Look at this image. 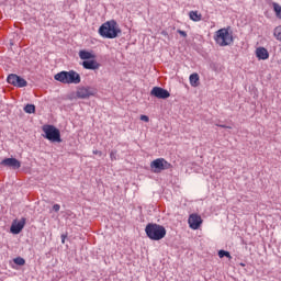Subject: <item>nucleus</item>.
I'll use <instances>...</instances> for the list:
<instances>
[{"instance_id": "1", "label": "nucleus", "mask_w": 281, "mask_h": 281, "mask_svg": "<svg viewBox=\"0 0 281 281\" xmlns=\"http://www.w3.org/2000/svg\"><path fill=\"white\" fill-rule=\"evenodd\" d=\"M99 34L102 38H117L122 34V30L117 26V22L111 20L99 27Z\"/></svg>"}, {"instance_id": "2", "label": "nucleus", "mask_w": 281, "mask_h": 281, "mask_svg": "<svg viewBox=\"0 0 281 281\" xmlns=\"http://www.w3.org/2000/svg\"><path fill=\"white\" fill-rule=\"evenodd\" d=\"M54 79L57 80V82H61V85H80L81 82L80 74L75 70H63L56 74Z\"/></svg>"}, {"instance_id": "3", "label": "nucleus", "mask_w": 281, "mask_h": 281, "mask_svg": "<svg viewBox=\"0 0 281 281\" xmlns=\"http://www.w3.org/2000/svg\"><path fill=\"white\" fill-rule=\"evenodd\" d=\"M145 234L150 240H161L166 238V227L159 224L148 223L145 227Z\"/></svg>"}, {"instance_id": "4", "label": "nucleus", "mask_w": 281, "mask_h": 281, "mask_svg": "<svg viewBox=\"0 0 281 281\" xmlns=\"http://www.w3.org/2000/svg\"><path fill=\"white\" fill-rule=\"evenodd\" d=\"M215 42L221 47H227V45H232L234 43V35H232L227 29H220L216 32Z\"/></svg>"}, {"instance_id": "5", "label": "nucleus", "mask_w": 281, "mask_h": 281, "mask_svg": "<svg viewBox=\"0 0 281 281\" xmlns=\"http://www.w3.org/2000/svg\"><path fill=\"white\" fill-rule=\"evenodd\" d=\"M43 133H45V139L48 142H61L60 139V130L56 128L54 125H44L42 128Z\"/></svg>"}, {"instance_id": "6", "label": "nucleus", "mask_w": 281, "mask_h": 281, "mask_svg": "<svg viewBox=\"0 0 281 281\" xmlns=\"http://www.w3.org/2000/svg\"><path fill=\"white\" fill-rule=\"evenodd\" d=\"M150 168L153 172L159 175V172H164V170H170L172 165L164 158H158L150 162Z\"/></svg>"}, {"instance_id": "7", "label": "nucleus", "mask_w": 281, "mask_h": 281, "mask_svg": "<svg viewBox=\"0 0 281 281\" xmlns=\"http://www.w3.org/2000/svg\"><path fill=\"white\" fill-rule=\"evenodd\" d=\"M76 95L79 100H88V98L95 95V90L91 87H80L77 89Z\"/></svg>"}, {"instance_id": "8", "label": "nucleus", "mask_w": 281, "mask_h": 281, "mask_svg": "<svg viewBox=\"0 0 281 281\" xmlns=\"http://www.w3.org/2000/svg\"><path fill=\"white\" fill-rule=\"evenodd\" d=\"M150 95L158 98L159 100H168L170 92L161 87H154L150 91Z\"/></svg>"}, {"instance_id": "9", "label": "nucleus", "mask_w": 281, "mask_h": 281, "mask_svg": "<svg viewBox=\"0 0 281 281\" xmlns=\"http://www.w3.org/2000/svg\"><path fill=\"white\" fill-rule=\"evenodd\" d=\"M1 166H5L7 168H12L13 170H19L21 168V161L16 158H5L0 162Z\"/></svg>"}, {"instance_id": "10", "label": "nucleus", "mask_w": 281, "mask_h": 281, "mask_svg": "<svg viewBox=\"0 0 281 281\" xmlns=\"http://www.w3.org/2000/svg\"><path fill=\"white\" fill-rule=\"evenodd\" d=\"M189 227H191V229H199V227H201V224L203 223V220L201 218V215L198 214H191L189 216Z\"/></svg>"}, {"instance_id": "11", "label": "nucleus", "mask_w": 281, "mask_h": 281, "mask_svg": "<svg viewBox=\"0 0 281 281\" xmlns=\"http://www.w3.org/2000/svg\"><path fill=\"white\" fill-rule=\"evenodd\" d=\"M25 227V217H22L20 222L14 221L10 227L11 234H21Z\"/></svg>"}, {"instance_id": "12", "label": "nucleus", "mask_w": 281, "mask_h": 281, "mask_svg": "<svg viewBox=\"0 0 281 281\" xmlns=\"http://www.w3.org/2000/svg\"><path fill=\"white\" fill-rule=\"evenodd\" d=\"M81 65L83 69H90L92 71L100 69V63H98L95 59L83 60Z\"/></svg>"}, {"instance_id": "13", "label": "nucleus", "mask_w": 281, "mask_h": 281, "mask_svg": "<svg viewBox=\"0 0 281 281\" xmlns=\"http://www.w3.org/2000/svg\"><path fill=\"white\" fill-rule=\"evenodd\" d=\"M256 56L259 60H267L269 59V50L265 47H258L256 49Z\"/></svg>"}, {"instance_id": "14", "label": "nucleus", "mask_w": 281, "mask_h": 281, "mask_svg": "<svg viewBox=\"0 0 281 281\" xmlns=\"http://www.w3.org/2000/svg\"><path fill=\"white\" fill-rule=\"evenodd\" d=\"M79 58H81V60H92L95 58V55L91 54L89 50H80Z\"/></svg>"}, {"instance_id": "15", "label": "nucleus", "mask_w": 281, "mask_h": 281, "mask_svg": "<svg viewBox=\"0 0 281 281\" xmlns=\"http://www.w3.org/2000/svg\"><path fill=\"white\" fill-rule=\"evenodd\" d=\"M189 18L196 23L203 19V15L199 11H190Z\"/></svg>"}, {"instance_id": "16", "label": "nucleus", "mask_w": 281, "mask_h": 281, "mask_svg": "<svg viewBox=\"0 0 281 281\" xmlns=\"http://www.w3.org/2000/svg\"><path fill=\"white\" fill-rule=\"evenodd\" d=\"M191 87H199V74L194 72L189 77Z\"/></svg>"}, {"instance_id": "17", "label": "nucleus", "mask_w": 281, "mask_h": 281, "mask_svg": "<svg viewBox=\"0 0 281 281\" xmlns=\"http://www.w3.org/2000/svg\"><path fill=\"white\" fill-rule=\"evenodd\" d=\"M26 85H27V81L23 77L18 76L15 81V87H18L19 89H23V87H25Z\"/></svg>"}, {"instance_id": "18", "label": "nucleus", "mask_w": 281, "mask_h": 281, "mask_svg": "<svg viewBox=\"0 0 281 281\" xmlns=\"http://www.w3.org/2000/svg\"><path fill=\"white\" fill-rule=\"evenodd\" d=\"M16 78H19V75L11 74V75L8 76L7 82L9 85H12L13 87H15L16 86Z\"/></svg>"}, {"instance_id": "19", "label": "nucleus", "mask_w": 281, "mask_h": 281, "mask_svg": "<svg viewBox=\"0 0 281 281\" xmlns=\"http://www.w3.org/2000/svg\"><path fill=\"white\" fill-rule=\"evenodd\" d=\"M24 112L25 113H36V105L35 104H26L24 106Z\"/></svg>"}, {"instance_id": "20", "label": "nucleus", "mask_w": 281, "mask_h": 281, "mask_svg": "<svg viewBox=\"0 0 281 281\" xmlns=\"http://www.w3.org/2000/svg\"><path fill=\"white\" fill-rule=\"evenodd\" d=\"M14 265L18 267H23L25 265V259L23 257H16L13 259Z\"/></svg>"}, {"instance_id": "21", "label": "nucleus", "mask_w": 281, "mask_h": 281, "mask_svg": "<svg viewBox=\"0 0 281 281\" xmlns=\"http://www.w3.org/2000/svg\"><path fill=\"white\" fill-rule=\"evenodd\" d=\"M273 36L277 38V41H281V26H277L274 29Z\"/></svg>"}, {"instance_id": "22", "label": "nucleus", "mask_w": 281, "mask_h": 281, "mask_svg": "<svg viewBox=\"0 0 281 281\" xmlns=\"http://www.w3.org/2000/svg\"><path fill=\"white\" fill-rule=\"evenodd\" d=\"M273 10L278 16V19H281V7L278 3H273Z\"/></svg>"}, {"instance_id": "23", "label": "nucleus", "mask_w": 281, "mask_h": 281, "mask_svg": "<svg viewBox=\"0 0 281 281\" xmlns=\"http://www.w3.org/2000/svg\"><path fill=\"white\" fill-rule=\"evenodd\" d=\"M218 257L220 258H232V255L227 250H220L218 251Z\"/></svg>"}, {"instance_id": "24", "label": "nucleus", "mask_w": 281, "mask_h": 281, "mask_svg": "<svg viewBox=\"0 0 281 281\" xmlns=\"http://www.w3.org/2000/svg\"><path fill=\"white\" fill-rule=\"evenodd\" d=\"M110 159H111V161H116L117 160V150H112L110 153Z\"/></svg>"}, {"instance_id": "25", "label": "nucleus", "mask_w": 281, "mask_h": 281, "mask_svg": "<svg viewBox=\"0 0 281 281\" xmlns=\"http://www.w3.org/2000/svg\"><path fill=\"white\" fill-rule=\"evenodd\" d=\"M142 122H150V117L148 115H140Z\"/></svg>"}, {"instance_id": "26", "label": "nucleus", "mask_w": 281, "mask_h": 281, "mask_svg": "<svg viewBox=\"0 0 281 281\" xmlns=\"http://www.w3.org/2000/svg\"><path fill=\"white\" fill-rule=\"evenodd\" d=\"M53 210L54 212H60V204H54Z\"/></svg>"}, {"instance_id": "27", "label": "nucleus", "mask_w": 281, "mask_h": 281, "mask_svg": "<svg viewBox=\"0 0 281 281\" xmlns=\"http://www.w3.org/2000/svg\"><path fill=\"white\" fill-rule=\"evenodd\" d=\"M178 33L180 34V36H183L184 38L186 36H188V33H186V31L179 30Z\"/></svg>"}, {"instance_id": "28", "label": "nucleus", "mask_w": 281, "mask_h": 281, "mask_svg": "<svg viewBox=\"0 0 281 281\" xmlns=\"http://www.w3.org/2000/svg\"><path fill=\"white\" fill-rule=\"evenodd\" d=\"M93 155H98L99 157H102V151L101 150H93Z\"/></svg>"}, {"instance_id": "29", "label": "nucleus", "mask_w": 281, "mask_h": 281, "mask_svg": "<svg viewBox=\"0 0 281 281\" xmlns=\"http://www.w3.org/2000/svg\"><path fill=\"white\" fill-rule=\"evenodd\" d=\"M217 126H220V128H232V126H227V125H223V124H217Z\"/></svg>"}, {"instance_id": "30", "label": "nucleus", "mask_w": 281, "mask_h": 281, "mask_svg": "<svg viewBox=\"0 0 281 281\" xmlns=\"http://www.w3.org/2000/svg\"><path fill=\"white\" fill-rule=\"evenodd\" d=\"M67 239V235H65V234H63L61 235V243H63V245H65V240Z\"/></svg>"}]
</instances>
